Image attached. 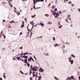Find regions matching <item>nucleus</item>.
I'll use <instances>...</instances> for the list:
<instances>
[{
    "instance_id": "obj_48",
    "label": "nucleus",
    "mask_w": 80,
    "mask_h": 80,
    "mask_svg": "<svg viewBox=\"0 0 80 80\" xmlns=\"http://www.w3.org/2000/svg\"><path fill=\"white\" fill-rule=\"evenodd\" d=\"M40 2H43L44 0H39Z\"/></svg>"
},
{
    "instance_id": "obj_24",
    "label": "nucleus",
    "mask_w": 80,
    "mask_h": 80,
    "mask_svg": "<svg viewBox=\"0 0 80 80\" xmlns=\"http://www.w3.org/2000/svg\"><path fill=\"white\" fill-rule=\"evenodd\" d=\"M63 27V26L62 25H61L60 26L58 27L59 28H62V27Z\"/></svg>"
},
{
    "instance_id": "obj_9",
    "label": "nucleus",
    "mask_w": 80,
    "mask_h": 80,
    "mask_svg": "<svg viewBox=\"0 0 80 80\" xmlns=\"http://www.w3.org/2000/svg\"><path fill=\"white\" fill-rule=\"evenodd\" d=\"M17 58L18 60H19V61H20V56L19 57H17Z\"/></svg>"
},
{
    "instance_id": "obj_56",
    "label": "nucleus",
    "mask_w": 80,
    "mask_h": 80,
    "mask_svg": "<svg viewBox=\"0 0 80 80\" xmlns=\"http://www.w3.org/2000/svg\"><path fill=\"white\" fill-rule=\"evenodd\" d=\"M78 11L79 12H80V8H78Z\"/></svg>"
},
{
    "instance_id": "obj_39",
    "label": "nucleus",
    "mask_w": 80,
    "mask_h": 80,
    "mask_svg": "<svg viewBox=\"0 0 80 80\" xmlns=\"http://www.w3.org/2000/svg\"><path fill=\"white\" fill-rule=\"evenodd\" d=\"M54 11L57 12V8H55L54 9Z\"/></svg>"
},
{
    "instance_id": "obj_21",
    "label": "nucleus",
    "mask_w": 80,
    "mask_h": 80,
    "mask_svg": "<svg viewBox=\"0 0 80 80\" xmlns=\"http://www.w3.org/2000/svg\"><path fill=\"white\" fill-rule=\"evenodd\" d=\"M20 60H21V61H22V62H23V63H24L25 62V61H24L23 60V59H22L21 58H20Z\"/></svg>"
},
{
    "instance_id": "obj_47",
    "label": "nucleus",
    "mask_w": 80,
    "mask_h": 80,
    "mask_svg": "<svg viewBox=\"0 0 80 80\" xmlns=\"http://www.w3.org/2000/svg\"><path fill=\"white\" fill-rule=\"evenodd\" d=\"M3 77L4 78H6V76H5V75H3Z\"/></svg>"
},
{
    "instance_id": "obj_12",
    "label": "nucleus",
    "mask_w": 80,
    "mask_h": 80,
    "mask_svg": "<svg viewBox=\"0 0 80 80\" xmlns=\"http://www.w3.org/2000/svg\"><path fill=\"white\" fill-rule=\"evenodd\" d=\"M38 78H39V79H38V80H41V79H42V77L41 76H38Z\"/></svg>"
},
{
    "instance_id": "obj_28",
    "label": "nucleus",
    "mask_w": 80,
    "mask_h": 80,
    "mask_svg": "<svg viewBox=\"0 0 80 80\" xmlns=\"http://www.w3.org/2000/svg\"><path fill=\"white\" fill-rule=\"evenodd\" d=\"M20 55V56H23V54L22 52V53Z\"/></svg>"
},
{
    "instance_id": "obj_34",
    "label": "nucleus",
    "mask_w": 80,
    "mask_h": 80,
    "mask_svg": "<svg viewBox=\"0 0 80 80\" xmlns=\"http://www.w3.org/2000/svg\"><path fill=\"white\" fill-rule=\"evenodd\" d=\"M30 32H31V34L30 35V36H32V34H33V33H32V31H31Z\"/></svg>"
},
{
    "instance_id": "obj_30",
    "label": "nucleus",
    "mask_w": 80,
    "mask_h": 80,
    "mask_svg": "<svg viewBox=\"0 0 80 80\" xmlns=\"http://www.w3.org/2000/svg\"><path fill=\"white\" fill-rule=\"evenodd\" d=\"M52 39L54 41H55V38L54 37H53Z\"/></svg>"
},
{
    "instance_id": "obj_40",
    "label": "nucleus",
    "mask_w": 80,
    "mask_h": 80,
    "mask_svg": "<svg viewBox=\"0 0 80 80\" xmlns=\"http://www.w3.org/2000/svg\"><path fill=\"white\" fill-rule=\"evenodd\" d=\"M2 34H3V31H1V32L0 33V35H2Z\"/></svg>"
},
{
    "instance_id": "obj_53",
    "label": "nucleus",
    "mask_w": 80,
    "mask_h": 80,
    "mask_svg": "<svg viewBox=\"0 0 80 80\" xmlns=\"http://www.w3.org/2000/svg\"><path fill=\"white\" fill-rule=\"evenodd\" d=\"M32 78H32V77H30V80H33V79H32Z\"/></svg>"
},
{
    "instance_id": "obj_33",
    "label": "nucleus",
    "mask_w": 80,
    "mask_h": 80,
    "mask_svg": "<svg viewBox=\"0 0 80 80\" xmlns=\"http://www.w3.org/2000/svg\"><path fill=\"white\" fill-rule=\"evenodd\" d=\"M33 23V21L30 22V23L31 25H32V23Z\"/></svg>"
},
{
    "instance_id": "obj_26",
    "label": "nucleus",
    "mask_w": 80,
    "mask_h": 80,
    "mask_svg": "<svg viewBox=\"0 0 80 80\" xmlns=\"http://www.w3.org/2000/svg\"><path fill=\"white\" fill-rule=\"evenodd\" d=\"M71 56H72V57H73L74 58H75V55H73V54H72L71 55Z\"/></svg>"
},
{
    "instance_id": "obj_10",
    "label": "nucleus",
    "mask_w": 80,
    "mask_h": 80,
    "mask_svg": "<svg viewBox=\"0 0 80 80\" xmlns=\"http://www.w3.org/2000/svg\"><path fill=\"white\" fill-rule=\"evenodd\" d=\"M70 15H68L67 16V18L68 19H69V18L70 17Z\"/></svg>"
},
{
    "instance_id": "obj_61",
    "label": "nucleus",
    "mask_w": 80,
    "mask_h": 80,
    "mask_svg": "<svg viewBox=\"0 0 80 80\" xmlns=\"http://www.w3.org/2000/svg\"><path fill=\"white\" fill-rule=\"evenodd\" d=\"M13 0H10V1H9V2H12Z\"/></svg>"
},
{
    "instance_id": "obj_3",
    "label": "nucleus",
    "mask_w": 80,
    "mask_h": 80,
    "mask_svg": "<svg viewBox=\"0 0 80 80\" xmlns=\"http://www.w3.org/2000/svg\"><path fill=\"white\" fill-rule=\"evenodd\" d=\"M33 2H34L33 3V4L34 5H35V3H37V2H40V0H33Z\"/></svg>"
},
{
    "instance_id": "obj_41",
    "label": "nucleus",
    "mask_w": 80,
    "mask_h": 80,
    "mask_svg": "<svg viewBox=\"0 0 80 80\" xmlns=\"http://www.w3.org/2000/svg\"><path fill=\"white\" fill-rule=\"evenodd\" d=\"M68 3L69 4H70V3H72V2L71 1H70L68 2Z\"/></svg>"
},
{
    "instance_id": "obj_59",
    "label": "nucleus",
    "mask_w": 80,
    "mask_h": 80,
    "mask_svg": "<svg viewBox=\"0 0 80 80\" xmlns=\"http://www.w3.org/2000/svg\"><path fill=\"white\" fill-rule=\"evenodd\" d=\"M35 72H36V71H33L32 72V74H34V73H35Z\"/></svg>"
},
{
    "instance_id": "obj_54",
    "label": "nucleus",
    "mask_w": 80,
    "mask_h": 80,
    "mask_svg": "<svg viewBox=\"0 0 80 80\" xmlns=\"http://www.w3.org/2000/svg\"><path fill=\"white\" fill-rule=\"evenodd\" d=\"M33 26H32V28L31 29V30H32V29H33Z\"/></svg>"
},
{
    "instance_id": "obj_6",
    "label": "nucleus",
    "mask_w": 80,
    "mask_h": 80,
    "mask_svg": "<svg viewBox=\"0 0 80 80\" xmlns=\"http://www.w3.org/2000/svg\"><path fill=\"white\" fill-rule=\"evenodd\" d=\"M24 63H27V65L28 66V67H30V64L27 62V61L26 62H24Z\"/></svg>"
},
{
    "instance_id": "obj_35",
    "label": "nucleus",
    "mask_w": 80,
    "mask_h": 80,
    "mask_svg": "<svg viewBox=\"0 0 80 80\" xmlns=\"http://www.w3.org/2000/svg\"><path fill=\"white\" fill-rule=\"evenodd\" d=\"M44 54L45 55H46V56H48L49 55V54H48V53H47L46 54H45V53H44Z\"/></svg>"
},
{
    "instance_id": "obj_62",
    "label": "nucleus",
    "mask_w": 80,
    "mask_h": 80,
    "mask_svg": "<svg viewBox=\"0 0 80 80\" xmlns=\"http://www.w3.org/2000/svg\"><path fill=\"white\" fill-rule=\"evenodd\" d=\"M0 80H3V79L2 78H0Z\"/></svg>"
},
{
    "instance_id": "obj_15",
    "label": "nucleus",
    "mask_w": 80,
    "mask_h": 80,
    "mask_svg": "<svg viewBox=\"0 0 80 80\" xmlns=\"http://www.w3.org/2000/svg\"><path fill=\"white\" fill-rule=\"evenodd\" d=\"M30 58H31V60H32V61H33V62H34V60L33 59V58H32V57H30Z\"/></svg>"
},
{
    "instance_id": "obj_14",
    "label": "nucleus",
    "mask_w": 80,
    "mask_h": 80,
    "mask_svg": "<svg viewBox=\"0 0 80 80\" xmlns=\"http://www.w3.org/2000/svg\"><path fill=\"white\" fill-rule=\"evenodd\" d=\"M48 24L49 25H52V22H48Z\"/></svg>"
},
{
    "instance_id": "obj_51",
    "label": "nucleus",
    "mask_w": 80,
    "mask_h": 80,
    "mask_svg": "<svg viewBox=\"0 0 80 80\" xmlns=\"http://www.w3.org/2000/svg\"><path fill=\"white\" fill-rule=\"evenodd\" d=\"M20 49H23V48L22 47H21L20 48H19Z\"/></svg>"
},
{
    "instance_id": "obj_29",
    "label": "nucleus",
    "mask_w": 80,
    "mask_h": 80,
    "mask_svg": "<svg viewBox=\"0 0 80 80\" xmlns=\"http://www.w3.org/2000/svg\"><path fill=\"white\" fill-rule=\"evenodd\" d=\"M21 28H23V27H24V24H22V26H21Z\"/></svg>"
},
{
    "instance_id": "obj_13",
    "label": "nucleus",
    "mask_w": 80,
    "mask_h": 80,
    "mask_svg": "<svg viewBox=\"0 0 80 80\" xmlns=\"http://www.w3.org/2000/svg\"><path fill=\"white\" fill-rule=\"evenodd\" d=\"M54 46H55V47H56V46L57 47V46H59V45L57 43H56V44L54 45Z\"/></svg>"
},
{
    "instance_id": "obj_7",
    "label": "nucleus",
    "mask_w": 80,
    "mask_h": 80,
    "mask_svg": "<svg viewBox=\"0 0 80 80\" xmlns=\"http://www.w3.org/2000/svg\"><path fill=\"white\" fill-rule=\"evenodd\" d=\"M39 25H41L42 27H45V25L43 23H41L39 24Z\"/></svg>"
},
{
    "instance_id": "obj_45",
    "label": "nucleus",
    "mask_w": 80,
    "mask_h": 80,
    "mask_svg": "<svg viewBox=\"0 0 80 80\" xmlns=\"http://www.w3.org/2000/svg\"><path fill=\"white\" fill-rule=\"evenodd\" d=\"M55 3L56 4H57L58 3V2H57V0H56Z\"/></svg>"
},
{
    "instance_id": "obj_22",
    "label": "nucleus",
    "mask_w": 80,
    "mask_h": 80,
    "mask_svg": "<svg viewBox=\"0 0 80 80\" xmlns=\"http://www.w3.org/2000/svg\"><path fill=\"white\" fill-rule=\"evenodd\" d=\"M31 70H32L34 71H35V68H32V69L31 68Z\"/></svg>"
},
{
    "instance_id": "obj_55",
    "label": "nucleus",
    "mask_w": 80,
    "mask_h": 80,
    "mask_svg": "<svg viewBox=\"0 0 80 80\" xmlns=\"http://www.w3.org/2000/svg\"><path fill=\"white\" fill-rule=\"evenodd\" d=\"M71 59H72V58H68L69 60H71Z\"/></svg>"
},
{
    "instance_id": "obj_58",
    "label": "nucleus",
    "mask_w": 80,
    "mask_h": 80,
    "mask_svg": "<svg viewBox=\"0 0 80 80\" xmlns=\"http://www.w3.org/2000/svg\"><path fill=\"white\" fill-rule=\"evenodd\" d=\"M42 38V36H41L40 37H37V38Z\"/></svg>"
},
{
    "instance_id": "obj_16",
    "label": "nucleus",
    "mask_w": 80,
    "mask_h": 80,
    "mask_svg": "<svg viewBox=\"0 0 80 80\" xmlns=\"http://www.w3.org/2000/svg\"><path fill=\"white\" fill-rule=\"evenodd\" d=\"M17 15H20V13L19 12H17Z\"/></svg>"
},
{
    "instance_id": "obj_5",
    "label": "nucleus",
    "mask_w": 80,
    "mask_h": 80,
    "mask_svg": "<svg viewBox=\"0 0 80 80\" xmlns=\"http://www.w3.org/2000/svg\"><path fill=\"white\" fill-rule=\"evenodd\" d=\"M69 62H70V63H71V64L72 65L73 63V60H69Z\"/></svg>"
},
{
    "instance_id": "obj_64",
    "label": "nucleus",
    "mask_w": 80,
    "mask_h": 80,
    "mask_svg": "<svg viewBox=\"0 0 80 80\" xmlns=\"http://www.w3.org/2000/svg\"><path fill=\"white\" fill-rule=\"evenodd\" d=\"M78 78H79V80H80V76H78Z\"/></svg>"
},
{
    "instance_id": "obj_49",
    "label": "nucleus",
    "mask_w": 80,
    "mask_h": 80,
    "mask_svg": "<svg viewBox=\"0 0 80 80\" xmlns=\"http://www.w3.org/2000/svg\"><path fill=\"white\" fill-rule=\"evenodd\" d=\"M73 78V76H72L71 77V78Z\"/></svg>"
},
{
    "instance_id": "obj_60",
    "label": "nucleus",
    "mask_w": 80,
    "mask_h": 80,
    "mask_svg": "<svg viewBox=\"0 0 80 80\" xmlns=\"http://www.w3.org/2000/svg\"><path fill=\"white\" fill-rule=\"evenodd\" d=\"M30 68H32V67H33V66H32V65H31V66H30Z\"/></svg>"
},
{
    "instance_id": "obj_36",
    "label": "nucleus",
    "mask_w": 80,
    "mask_h": 80,
    "mask_svg": "<svg viewBox=\"0 0 80 80\" xmlns=\"http://www.w3.org/2000/svg\"><path fill=\"white\" fill-rule=\"evenodd\" d=\"M2 36H3V37H4V39L5 38H6L5 36V35H4V34H3L2 35Z\"/></svg>"
},
{
    "instance_id": "obj_27",
    "label": "nucleus",
    "mask_w": 80,
    "mask_h": 80,
    "mask_svg": "<svg viewBox=\"0 0 80 80\" xmlns=\"http://www.w3.org/2000/svg\"><path fill=\"white\" fill-rule=\"evenodd\" d=\"M35 4H34V7H33V8H34V9H35V10H36V8H35Z\"/></svg>"
},
{
    "instance_id": "obj_1",
    "label": "nucleus",
    "mask_w": 80,
    "mask_h": 80,
    "mask_svg": "<svg viewBox=\"0 0 80 80\" xmlns=\"http://www.w3.org/2000/svg\"><path fill=\"white\" fill-rule=\"evenodd\" d=\"M23 58H25V59H24V62H27V58H28V56H26L25 55H24L23 56Z\"/></svg>"
},
{
    "instance_id": "obj_25",
    "label": "nucleus",
    "mask_w": 80,
    "mask_h": 80,
    "mask_svg": "<svg viewBox=\"0 0 80 80\" xmlns=\"http://www.w3.org/2000/svg\"><path fill=\"white\" fill-rule=\"evenodd\" d=\"M20 73H21L23 75V74H24V73H23V72H22V71L20 70Z\"/></svg>"
},
{
    "instance_id": "obj_31",
    "label": "nucleus",
    "mask_w": 80,
    "mask_h": 80,
    "mask_svg": "<svg viewBox=\"0 0 80 80\" xmlns=\"http://www.w3.org/2000/svg\"><path fill=\"white\" fill-rule=\"evenodd\" d=\"M45 16H47V17H48L49 16V15L47 14H45Z\"/></svg>"
},
{
    "instance_id": "obj_11",
    "label": "nucleus",
    "mask_w": 80,
    "mask_h": 80,
    "mask_svg": "<svg viewBox=\"0 0 80 80\" xmlns=\"http://www.w3.org/2000/svg\"><path fill=\"white\" fill-rule=\"evenodd\" d=\"M32 18H35V17H36V14H34V15H32L31 16Z\"/></svg>"
},
{
    "instance_id": "obj_18",
    "label": "nucleus",
    "mask_w": 80,
    "mask_h": 80,
    "mask_svg": "<svg viewBox=\"0 0 80 80\" xmlns=\"http://www.w3.org/2000/svg\"><path fill=\"white\" fill-rule=\"evenodd\" d=\"M54 78L55 80H59V79H58V78H56V77L55 76H54Z\"/></svg>"
},
{
    "instance_id": "obj_63",
    "label": "nucleus",
    "mask_w": 80,
    "mask_h": 80,
    "mask_svg": "<svg viewBox=\"0 0 80 80\" xmlns=\"http://www.w3.org/2000/svg\"><path fill=\"white\" fill-rule=\"evenodd\" d=\"M35 71H38V69H35Z\"/></svg>"
},
{
    "instance_id": "obj_17",
    "label": "nucleus",
    "mask_w": 80,
    "mask_h": 80,
    "mask_svg": "<svg viewBox=\"0 0 80 80\" xmlns=\"http://www.w3.org/2000/svg\"><path fill=\"white\" fill-rule=\"evenodd\" d=\"M67 80H71V78L70 77H68L67 79Z\"/></svg>"
},
{
    "instance_id": "obj_19",
    "label": "nucleus",
    "mask_w": 80,
    "mask_h": 80,
    "mask_svg": "<svg viewBox=\"0 0 80 80\" xmlns=\"http://www.w3.org/2000/svg\"><path fill=\"white\" fill-rule=\"evenodd\" d=\"M28 60L29 61H30V62H32V60H31V58H28Z\"/></svg>"
},
{
    "instance_id": "obj_46",
    "label": "nucleus",
    "mask_w": 80,
    "mask_h": 80,
    "mask_svg": "<svg viewBox=\"0 0 80 80\" xmlns=\"http://www.w3.org/2000/svg\"><path fill=\"white\" fill-rule=\"evenodd\" d=\"M55 18H58V16H57V15L55 16Z\"/></svg>"
},
{
    "instance_id": "obj_50",
    "label": "nucleus",
    "mask_w": 80,
    "mask_h": 80,
    "mask_svg": "<svg viewBox=\"0 0 80 80\" xmlns=\"http://www.w3.org/2000/svg\"><path fill=\"white\" fill-rule=\"evenodd\" d=\"M65 20L67 22H68V20L67 19H65Z\"/></svg>"
},
{
    "instance_id": "obj_20",
    "label": "nucleus",
    "mask_w": 80,
    "mask_h": 80,
    "mask_svg": "<svg viewBox=\"0 0 80 80\" xmlns=\"http://www.w3.org/2000/svg\"><path fill=\"white\" fill-rule=\"evenodd\" d=\"M55 8V6L54 5L52 6V9H54Z\"/></svg>"
},
{
    "instance_id": "obj_52",
    "label": "nucleus",
    "mask_w": 80,
    "mask_h": 80,
    "mask_svg": "<svg viewBox=\"0 0 80 80\" xmlns=\"http://www.w3.org/2000/svg\"><path fill=\"white\" fill-rule=\"evenodd\" d=\"M22 25H24V22H23V21H22Z\"/></svg>"
},
{
    "instance_id": "obj_4",
    "label": "nucleus",
    "mask_w": 80,
    "mask_h": 80,
    "mask_svg": "<svg viewBox=\"0 0 80 80\" xmlns=\"http://www.w3.org/2000/svg\"><path fill=\"white\" fill-rule=\"evenodd\" d=\"M51 12H52V15H53L54 16H55V12H54V11H53V10H51Z\"/></svg>"
},
{
    "instance_id": "obj_44",
    "label": "nucleus",
    "mask_w": 80,
    "mask_h": 80,
    "mask_svg": "<svg viewBox=\"0 0 80 80\" xmlns=\"http://www.w3.org/2000/svg\"><path fill=\"white\" fill-rule=\"evenodd\" d=\"M30 73L31 74V73H32V72H31V70H30Z\"/></svg>"
},
{
    "instance_id": "obj_57",
    "label": "nucleus",
    "mask_w": 80,
    "mask_h": 80,
    "mask_svg": "<svg viewBox=\"0 0 80 80\" xmlns=\"http://www.w3.org/2000/svg\"><path fill=\"white\" fill-rule=\"evenodd\" d=\"M22 35V32H20V34H19L20 35Z\"/></svg>"
},
{
    "instance_id": "obj_42",
    "label": "nucleus",
    "mask_w": 80,
    "mask_h": 80,
    "mask_svg": "<svg viewBox=\"0 0 80 80\" xmlns=\"http://www.w3.org/2000/svg\"><path fill=\"white\" fill-rule=\"evenodd\" d=\"M34 67H35V69H36L37 68H38V67H36L35 66H34Z\"/></svg>"
},
{
    "instance_id": "obj_2",
    "label": "nucleus",
    "mask_w": 80,
    "mask_h": 80,
    "mask_svg": "<svg viewBox=\"0 0 80 80\" xmlns=\"http://www.w3.org/2000/svg\"><path fill=\"white\" fill-rule=\"evenodd\" d=\"M39 71L40 72H43L44 71V70L42 68H41L39 69Z\"/></svg>"
},
{
    "instance_id": "obj_23",
    "label": "nucleus",
    "mask_w": 80,
    "mask_h": 80,
    "mask_svg": "<svg viewBox=\"0 0 80 80\" xmlns=\"http://www.w3.org/2000/svg\"><path fill=\"white\" fill-rule=\"evenodd\" d=\"M28 52L23 53V55H24V56L26 55H28Z\"/></svg>"
},
{
    "instance_id": "obj_8",
    "label": "nucleus",
    "mask_w": 80,
    "mask_h": 80,
    "mask_svg": "<svg viewBox=\"0 0 80 80\" xmlns=\"http://www.w3.org/2000/svg\"><path fill=\"white\" fill-rule=\"evenodd\" d=\"M55 14V15H56V16H58V15H59V14H58V13H57V12H55V13H54Z\"/></svg>"
},
{
    "instance_id": "obj_38",
    "label": "nucleus",
    "mask_w": 80,
    "mask_h": 80,
    "mask_svg": "<svg viewBox=\"0 0 80 80\" xmlns=\"http://www.w3.org/2000/svg\"><path fill=\"white\" fill-rule=\"evenodd\" d=\"M33 74V77H35V74H34V73L32 74Z\"/></svg>"
},
{
    "instance_id": "obj_32",
    "label": "nucleus",
    "mask_w": 80,
    "mask_h": 80,
    "mask_svg": "<svg viewBox=\"0 0 80 80\" xmlns=\"http://www.w3.org/2000/svg\"><path fill=\"white\" fill-rule=\"evenodd\" d=\"M13 22H14V21H10V23H13Z\"/></svg>"
},
{
    "instance_id": "obj_37",
    "label": "nucleus",
    "mask_w": 80,
    "mask_h": 80,
    "mask_svg": "<svg viewBox=\"0 0 80 80\" xmlns=\"http://www.w3.org/2000/svg\"><path fill=\"white\" fill-rule=\"evenodd\" d=\"M62 50L63 51V53H65V51L64 50V49H63V47H62Z\"/></svg>"
},
{
    "instance_id": "obj_43",
    "label": "nucleus",
    "mask_w": 80,
    "mask_h": 80,
    "mask_svg": "<svg viewBox=\"0 0 80 80\" xmlns=\"http://www.w3.org/2000/svg\"><path fill=\"white\" fill-rule=\"evenodd\" d=\"M59 14H60L61 15H62V12H61V11H60L59 12Z\"/></svg>"
}]
</instances>
